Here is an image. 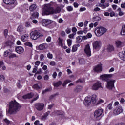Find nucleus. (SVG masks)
Masks as SVG:
<instances>
[{"label": "nucleus", "instance_id": "obj_1", "mask_svg": "<svg viewBox=\"0 0 125 125\" xmlns=\"http://www.w3.org/2000/svg\"><path fill=\"white\" fill-rule=\"evenodd\" d=\"M62 9L59 7H57L55 9L51 7L50 5L47 4L45 5L44 8V10L42 13V15H49V14H57L60 13Z\"/></svg>", "mask_w": 125, "mask_h": 125}, {"label": "nucleus", "instance_id": "obj_2", "mask_svg": "<svg viewBox=\"0 0 125 125\" xmlns=\"http://www.w3.org/2000/svg\"><path fill=\"white\" fill-rule=\"evenodd\" d=\"M20 108H21V106L18 103L15 101H11L9 103L8 113L11 115L12 114H16V113L19 111Z\"/></svg>", "mask_w": 125, "mask_h": 125}, {"label": "nucleus", "instance_id": "obj_3", "mask_svg": "<svg viewBox=\"0 0 125 125\" xmlns=\"http://www.w3.org/2000/svg\"><path fill=\"white\" fill-rule=\"evenodd\" d=\"M107 32V29L103 27H98L95 29L94 33L97 37H101Z\"/></svg>", "mask_w": 125, "mask_h": 125}, {"label": "nucleus", "instance_id": "obj_4", "mask_svg": "<svg viewBox=\"0 0 125 125\" xmlns=\"http://www.w3.org/2000/svg\"><path fill=\"white\" fill-rule=\"evenodd\" d=\"M43 35L39 31L35 30L34 31H32L30 33V37L32 40H37L40 38V37H43Z\"/></svg>", "mask_w": 125, "mask_h": 125}, {"label": "nucleus", "instance_id": "obj_5", "mask_svg": "<svg viewBox=\"0 0 125 125\" xmlns=\"http://www.w3.org/2000/svg\"><path fill=\"white\" fill-rule=\"evenodd\" d=\"M103 113V109L101 108L97 109L94 113V117L95 119H97L99 120L100 118H101V116H102V114Z\"/></svg>", "mask_w": 125, "mask_h": 125}, {"label": "nucleus", "instance_id": "obj_6", "mask_svg": "<svg viewBox=\"0 0 125 125\" xmlns=\"http://www.w3.org/2000/svg\"><path fill=\"white\" fill-rule=\"evenodd\" d=\"M93 48L95 50H99L101 48V41H94L92 43Z\"/></svg>", "mask_w": 125, "mask_h": 125}, {"label": "nucleus", "instance_id": "obj_7", "mask_svg": "<svg viewBox=\"0 0 125 125\" xmlns=\"http://www.w3.org/2000/svg\"><path fill=\"white\" fill-rule=\"evenodd\" d=\"M84 51L88 57H90V56H91V50H90V46L89 45V44H87L85 45Z\"/></svg>", "mask_w": 125, "mask_h": 125}, {"label": "nucleus", "instance_id": "obj_8", "mask_svg": "<svg viewBox=\"0 0 125 125\" xmlns=\"http://www.w3.org/2000/svg\"><path fill=\"white\" fill-rule=\"evenodd\" d=\"M35 107L37 111H42L44 108V104L37 103L35 104Z\"/></svg>", "mask_w": 125, "mask_h": 125}, {"label": "nucleus", "instance_id": "obj_9", "mask_svg": "<svg viewBox=\"0 0 125 125\" xmlns=\"http://www.w3.org/2000/svg\"><path fill=\"white\" fill-rule=\"evenodd\" d=\"M83 103L84 105H85L86 107H88V106H90V104H91V97H86L83 101Z\"/></svg>", "mask_w": 125, "mask_h": 125}, {"label": "nucleus", "instance_id": "obj_10", "mask_svg": "<svg viewBox=\"0 0 125 125\" xmlns=\"http://www.w3.org/2000/svg\"><path fill=\"white\" fill-rule=\"evenodd\" d=\"M100 87L102 88L101 83H100V82L99 81H98L93 85V86H92V89H93V90H98V89L100 88Z\"/></svg>", "mask_w": 125, "mask_h": 125}, {"label": "nucleus", "instance_id": "obj_11", "mask_svg": "<svg viewBox=\"0 0 125 125\" xmlns=\"http://www.w3.org/2000/svg\"><path fill=\"white\" fill-rule=\"evenodd\" d=\"M121 113H123V108L121 106L116 107L113 110V114L115 116H118V115H120Z\"/></svg>", "mask_w": 125, "mask_h": 125}, {"label": "nucleus", "instance_id": "obj_12", "mask_svg": "<svg viewBox=\"0 0 125 125\" xmlns=\"http://www.w3.org/2000/svg\"><path fill=\"white\" fill-rule=\"evenodd\" d=\"M113 75L112 74H104L100 76V78L101 80L102 81H107L110 79V78H112Z\"/></svg>", "mask_w": 125, "mask_h": 125}, {"label": "nucleus", "instance_id": "obj_13", "mask_svg": "<svg viewBox=\"0 0 125 125\" xmlns=\"http://www.w3.org/2000/svg\"><path fill=\"white\" fill-rule=\"evenodd\" d=\"M115 80H109L107 81V88L108 89H112L114 87Z\"/></svg>", "mask_w": 125, "mask_h": 125}, {"label": "nucleus", "instance_id": "obj_14", "mask_svg": "<svg viewBox=\"0 0 125 125\" xmlns=\"http://www.w3.org/2000/svg\"><path fill=\"white\" fill-rule=\"evenodd\" d=\"M17 31L19 32L20 34H25L26 33V30L24 28V26L22 25H20L17 28Z\"/></svg>", "mask_w": 125, "mask_h": 125}, {"label": "nucleus", "instance_id": "obj_15", "mask_svg": "<svg viewBox=\"0 0 125 125\" xmlns=\"http://www.w3.org/2000/svg\"><path fill=\"white\" fill-rule=\"evenodd\" d=\"M48 47V45L47 44L44 43L42 44H40L38 48L39 50H44V49H46Z\"/></svg>", "mask_w": 125, "mask_h": 125}, {"label": "nucleus", "instance_id": "obj_16", "mask_svg": "<svg viewBox=\"0 0 125 125\" xmlns=\"http://www.w3.org/2000/svg\"><path fill=\"white\" fill-rule=\"evenodd\" d=\"M15 51L19 54H21L24 52V48L21 46H18L16 47Z\"/></svg>", "mask_w": 125, "mask_h": 125}, {"label": "nucleus", "instance_id": "obj_17", "mask_svg": "<svg viewBox=\"0 0 125 125\" xmlns=\"http://www.w3.org/2000/svg\"><path fill=\"white\" fill-rule=\"evenodd\" d=\"M94 71H95V72H97V73L102 72V65L101 64H98L94 68Z\"/></svg>", "mask_w": 125, "mask_h": 125}, {"label": "nucleus", "instance_id": "obj_18", "mask_svg": "<svg viewBox=\"0 0 125 125\" xmlns=\"http://www.w3.org/2000/svg\"><path fill=\"white\" fill-rule=\"evenodd\" d=\"M119 56L121 59V60H123V61H125V51H123L122 52H120L119 53Z\"/></svg>", "mask_w": 125, "mask_h": 125}, {"label": "nucleus", "instance_id": "obj_19", "mask_svg": "<svg viewBox=\"0 0 125 125\" xmlns=\"http://www.w3.org/2000/svg\"><path fill=\"white\" fill-rule=\"evenodd\" d=\"M16 0H3L4 3L6 4H13Z\"/></svg>", "mask_w": 125, "mask_h": 125}, {"label": "nucleus", "instance_id": "obj_20", "mask_svg": "<svg viewBox=\"0 0 125 125\" xmlns=\"http://www.w3.org/2000/svg\"><path fill=\"white\" fill-rule=\"evenodd\" d=\"M29 9L30 11H35L37 9V5L33 4L30 6Z\"/></svg>", "mask_w": 125, "mask_h": 125}, {"label": "nucleus", "instance_id": "obj_21", "mask_svg": "<svg viewBox=\"0 0 125 125\" xmlns=\"http://www.w3.org/2000/svg\"><path fill=\"white\" fill-rule=\"evenodd\" d=\"M21 39L22 42H26V41H28V39H29V36L27 34H24L21 36Z\"/></svg>", "mask_w": 125, "mask_h": 125}, {"label": "nucleus", "instance_id": "obj_22", "mask_svg": "<svg viewBox=\"0 0 125 125\" xmlns=\"http://www.w3.org/2000/svg\"><path fill=\"white\" fill-rule=\"evenodd\" d=\"M91 97L92 103L95 104L96 101H97V96L95 95H93Z\"/></svg>", "mask_w": 125, "mask_h": 125}, {"label": "nucleus", "instance_id": "obj_23", "mask_svg": "<svg viewBox=\"0 0 125 125\" xmlns=\"http://www.w3.org/2000/svg\"><path fill=\"white\" fill-rule=\"evenodd\" d=\"M83 90V87L82 86H77L74 89V92H80V91H82Z\"/></svg>", "mask_w": 125, "mask_h": 125}, {"label": "nucleus", "instance_id": "obj_24", "mask_svg": "<svg viewBox=\"0 0 125 125\" xmlns=\"http://www.w3.org/2000/svg\"><path fill=\"white\" fill-rule=\"evenodd\" d=\"M100 6L103 8V9H105L107 8V7H109L110 6V3H107L106 4H100Z\"/></svg>", "mask_w": 125, "mask_h": 125}, {"label": "nucleus", "instance_id": "obj_25", "mask_svg": "<svg viewBox=\"0 0 125 125\" xmlns=\"http://www.w3.org/2000/svg\"><path fill=\"white\" fill-rule=\"evenodd\" d=\"M76 42L77 43H81L83 41V36H79L76 37Z\"/></svg>", "mask_w": 125, "mask_h": 125}, {"label": "nucleus", "instance_id": "obj_26", "mask_svg": "<svg viewBox=\"0 0 125 125\" xmlns=\"http://www.w3.org/2000/svg\"><path fill=\"white\" fill-rule=\"evenodd\" d=\"M50 114V112L47 111L44 114V115L42 117V120L43 121H44L45 120H46V118H47L48 115Z\"/></svg>", "mask_w": 125, "mask_h": 125}, {"label": "nucleus", "instance_id": "obj_27", "mask_svg": "<svg viewBox=\"0 0 125 125\" xmlns=\"http://www.w3.org/2000/svg\"><path fill=\"white\" fill-rule=\"evenodd\" d=\"M14 43H13V42L9 41H7L5 42V46H8L9 47H11L12 46V45H13Z\"/></svg>", "mask_w": 125, "mask_h": 125}, {"label": "nucleus", "instance_id": "obj_28", "mask_svg": "<svg viewBox=\"0 0 125 125\" xmlns=\"http://www.w3.org/2000/svg\"><path fill=\"white\" fill-rule=\"evenodd\" d=\"M33 88L34 89H36V90H39L42 88V87L40 85H39L38 84H35L32 86Z\"/></svg>", "mask_w": 125, "mask_h": 125}, {"label": "nucleus", "instance_id": "obj_29", "mask_svg": "<svg viewBox=\"0 0 125 125\" xmlns=\"http://www.w3.org/2000/svg\"><path fill=\"white\" fill-rule=\"evenodd\" d=\"M116 44L117 47H122L123 45V43L121 41H117L116 42Z\"/></svg>", "mask_w": 125, "mask_h": 125}, {"label": "nucleus", "instance_id": "obj_30", "mask_svg": "<svg viewBox=\"0 0 125 125\" xmlns=\"http://www.w3.org/2000/svg\"><path fill=\"white\" fill-rule=\"evenodd\" d=\"M32 97H33V95H32V93H30L22 96L23 99H29L30 98H32Z\"/></svg>", "mask_w": 125, "mask_h": 125}, {"label": "nucleus", "instance_id": "obj_31", "mask_svg": "<svg viewBox=\"0 0 125 125\" xmlns=\"http://www.w3.org/2000/svg\"><path fill=\"white\" fill-rule=\"evenodd\" d=\"M62 84V82L61 81H59L58 82H56L54 83V86L55 87H58V86H60Z\"/></svg>", "mask_w": 125, "mask_h": 125}, {"label": "nucleus", "instance_id": "obj_32", "mask_svg": "<svg viewBox=\"0 0 125 125\" xmlns=\"http://www.w3.org/2000/svg\"><path fill=\"white\" fill-rule=\"evenodd\" d=\"M58 40L59 45H60V46H61L62 47H63V39L59 38Z\"/></svg>", "mask_w": 125, "mask_h": 125}, {"label": "nucleus", "instance_id": "obj_33", "mask_svg": "<svg viewBox=\"0 0 125 125\" xmlns=\"http://www.w3.org/2000/svg\"><path fill=\"white\" fill-rule=\"evenodd\" d=\"M121 36H125V25H124L122 26L121 32Z\"/></svg>", "mask_w": 125, "mask_h": 125}, {"label": "nucleus", "instance_id": "obj_34", "mask_svg": "<svg viewBox=\"0 0 125 125\" xmlns=\"http://www.w3.org/2000/svg\"><path fill=\"white\" fill-rule=\"evenodd\" d=\"M32 18H38L39 17V13L37 12H34L32 14Z\"/></svg>", "mask_w": 125, "mask_h": 125}, {"label": "nucleus", "instance_id": "obj_35", "mask_svg": "<svg viewBox=\"0 0 125 125\" xmlns=\"http://www.w3.org/2000/svg\"><path fill=\"white\" fill-rule=\"evenodd\" d=\"M72 81L70 80H66L65 81H64L63 83L62 84V85L65 87L66 86V85H67V84H68V83H71Z\"/></svg>", "mask_w": 125, "mask_h": 125}, {"label": "nucleus", "instance_id": "obj_36", "mask_svg": "<svg viewBox=\"0 0 125 125\" xmlns=\"http://www.w3.org/2000/svg\"><path fill=\"white\" fill-rule=\"evenodd\" d=\"M101 19L100 18V17L98 16H95L92 18V21H93V22H94L95 21H99V20H100Z\"/></svg>", "mask_w": 125, "mask_h": 125}, {"label": "nucleus", "instance_id": "obj_37", "mask_svg": "<svg viewBox=\"0 0 125 125\" xmlns=\"http://www.w3.org/2000/svg\"><path fill=\"white\" fill-rule=\"evenodd\" d=\"M77 50H78V47L77 46V45H74L72 47V52H76V51H77Z\"/></svg>", "mask_w": 125, "mask_h": 125}, {"label": "nucleus", "instance_id": "obj_38", "mask_svg": "<svg viewBox=\"0 0 125 125\" xmlns=\"http://www.w3.org/2000/svg\"><path fill=\"white\" fill-rule=\"evenodd\" d=\"M54 113L57 115H64V112L59 110L55 111Z\"/></svg>", "mask_w": 125, "mask_h": 125}, {"label": "nucleus", "instance_id": "obj_39", "mask_svg": "<svg viewBox=\"0 0 125 125\" xmlns=\"http://www.w3.org/2000/svg\"><path fill=\"white\" fill-rule=\"evenodd\" d=\"M79 63L81 65H83V64H85V60L83 59H80L79 60Z\"/></svg>", "mask_w": 125, "mask_h": 125}, {"label": "nucleus", "instance_id": "obj_40", "mask_svg": "<svg viewBox=\"0 0 125 125\" xmlns=\"http://www.w3.org/2000/svg\"><path fill=\"white\" fill-rule=\"evenodd\" d=\"M75 35H76V33L70 34L68 35V38H69V39H75Z\"/></svg>", "mask_w": 125, "mask_h": 125}, {"label": "nucleus", "instance_id": "obj_41", "mask_svg": "<svg viewBox=\"0 0 125 125\" xmlns=\"http://www.w3.org/2000/svg\"><path fill=\"white\" fill-rule=\"evenodd\" d=\"M66 9L68 11H73V7L72 6H68L67 7H66Z\"/></svg>", "mask_w": 125, "mask_h": 125}, {"label": "nucleus", "instance_id": "obj_42", "mask_svg": "<svg viewBox=\"0 0 125 125\" xmlns=\"http://www.w3.org/2000/svg\"><path fill=\"white\" fill-rule=\"evenodd\" d=\"M65 33H66L67 34H71V28L70 27H67L65 30Z\"/></svg>", "mask_w": 125, "mask_h": 125}, {"label": "nucleus", "instance_id": "obj_43", "mask_svg": "<svg viewBox=\"0 0 125 125\" xmlns=\"http://www.w3.org/2000/svg\"><path fill=\"white\" fill-rule=\"evenodd\" d=\"M4 35L5 37V38L7 37V36H8V30L5 29L4 30Z\"/></svg>", "mask_w": 125, "mask_h": 125}, {"label": "nucleus", "instance_id": "obj_44", "mask_svg": "<svg viewBox=\"0 0 125 125\" xmlns=\"http://www.w3.org/2000/svg\"><path fill=\"white\" fill-rule=\"evenodd\" d=\"M67 42L68 46H71L72 45V40L71 39H67Z\"/></svg>", "mask_w": 125, "mask_h": 125}, {"label": "nucleus", "instance_id": "obj_45", "mask_svg": "<svg viewBox=\"0 0 125 125\" xmlns=\"http://www.w3.org/2000/svg\"><path fill=\"white\" fill-rule=\"evenodd\" d=\"M3 121H4V123H5V124H6V125H9V124H10V121L8 120V119H7V118L4 119H3Z\"/></svg>", "mask_w": 125, "mask_h": 125}, {"label": "nucleus", "instance_id": "obj_46", "mask_svg": "<svg viewBox=\"0 0 125 125\" xmlns=\"http://www.w3.org/2000/svg\"><path fill=\"white\" fill-rule=\"evenodd\" d=\"M25 45H26V46H29V47H32V46H33V45L32 44V43L29 42H25Z\"/></svg>", "mask_w": 125, "mask_h": 125}, {"label": "nucleus", "instance_id": "obj_47", "mask_svg": "<svg viewBox=\"0 0 125 125\" xmlns=\"http://www.w3.org/2000/svg\"><path fill=\"white\" fill-rule=\"evenodd\" d=\"M3 62H0L1 68H2V70H4L6 69V67L4 65L1 66V65H3Z\"/></svg>", "mask_w": 125, "mask_h": 125}, {"label": "nucleus", "instance_id": "obj_48", "mask_svg": "<svg viewBox=\"0 0 125 125\" xmlns=\"http://www.w3.org/2000/svg\"><path fill=\"white\" fill-rule=\"evenodd\" d=\"M77 31L78 29H77V28L76 27H73L72 29V32H73V34H75V35H76Z\"/></svg>", "mask_w": 125, "mask_h": 125}, {"label": "nucleus", "instance_id": "obj_49", "mask_svg": "<svg viewBox=\"0 0 125 125\" xmlns=\"http://www.w3.org/2000/svg\"><path fill=\"white\" fill-rule=\"evenodd\" d=\"M47 56L48 58H49L50 59H52V58H53V56L52 55V54H50V53H48L47 54Z\"/></svg>", "mask_w": 125, "mask_h": 125}, {"label": "nucleus", "instance_id": "obj_50", "mask_svg": "<svg viewBox=\"0 0 125 125\" xmlns=\"http://www.w3.org/2000/svg\"><path fill=\"white\" fill-rule=\"evenodd\" d=\"M43 26H47V20H43Z\"/></svg>", "mask_w": 125, "mask_h": 125}, {"label": "nucleus", "instance_id": "obj_51", "mask_svg": "<svg viewBox=\"0 0 125 125\" xmlns=\"http://www.w3.org/2000/svg\"><path fill=\"white\" fill-rule=\"evenodd\" d=\"M112 106H113V103H111L108 105L107 108H108L109 110H112L113 108Z\"/></svg>", "mask_w": 125, "mask_h": 125}, {"label": "nucleus", "instance_id": "obj_52", "mask_svg": "<svg viewBox=\"0 0 125 125\" xmlns=\"http://www.w3.org/2000/svg\"><path fill=\"white\" fill-rule=\"evenodd\" d=\"M50 90H51V88H47V89L43 90L42 94H44V93H45L46 92H48V91H50Z\"/></svg>", "mask_w": 125, "mask_h": 125}, {"label": "nucleus", "instance_id": "obj_53", "mask_svg": "<svg viewBox=\"0 0 125 125\" xmlns=\"http://www.w3.org/2000/svg\"><path fill=\"white\" fill-rule=\"evenodd\" d=\"M15 57H17V58H18V56H17V55H16V54H11V55H10V56H9V58H15Z\"/></svg>", "mask_w": 125, "mask_h": 125}, {"label": "nucleus", "instance_id": "obj_54", "mask_svg": "<svg viewBox=\"0 0 125 125\" xmlns=\"http://www.w3.org/2000/svg\"><path fill=\"white\" fill-rule=\"evenodd\" d=\"M107 49H108V50H109V51H112V50H114V46H112V45H109Z\"/></svg>", "mask_w": 125, "mask_h": 125}, {"label": "nucleus", "instance_id": "obj_55", "mask_svg": "<svg viewBox=\"0 0 125 125\" xmlns=\"http://www.w3.org/2000/svg\"><path fill=\"white\" fill-rule=\"evenodd\" d=\"M0 78L1 82H5V77L4 75H1Z\"/></svg>", "mask_w": 125, "mask_h": 125}, {"label": "nucleus", "instance_id": "obj_56", "mask_svg": "<svg viewBox=\"0 0 125 125\" xmlns=\"http://www.w3.org/2000/svg\"><path fill=\"white\" fill-rule=\"evenodd\" d=\"M37 70H38V66H35V68H33V70L32 71V73H35L36 74L37 73Z\"/></svg>", "mask_w": 125, "mask_h": 125}, {"label": "nucleus", "instance_id": "obj_57", "mask_svg": "<svg viewBox=\"0 0 125 125\" xmlns=\"http://www.w3.org/2000/svg\"><path fill=\"white\" fill-rule=\"evenodd\" d=\"M8 54H9V52L8 50H7L4 52V56L5 57H7V56H8Z\"/></svg>", "mask_w": 125, "mask_h": 125}, {"label": "nucleus", "instance_id": "obj_58", "mask_svg": "<svg viewBox=\"0 0 125 125\" xmlns=\"http://www.w3.org/2000/svg\"><path fill=\"white\" fill-rule=\"evenodd\" d=\"M40 64H41V62L40 61H37L35 62V64L37 67H38V66H39Z\"/></svg>", "mask_w": 125, "mask_h": 125}, {"label": "nucleus", "instance_id": "obj_59", "mask_svg": "<svg viewBox=\"0 0 125 125\" xmlns=\"http://www.w3.org/2000/svg\"><path fill=\"white\" fill-rule=\"evenodd\" d=\"M88 30V28L87 27H85L83 29V32L84 33V34H86V33H87Z\"/></svg>", "mask_w": 125, "mask_h": 125}, {"label": "nucleus", "instance_id": "obj_60", "mask_svg": "<svg viewBox=\"0 0 125 125\" xmlns=\"http://www.w3.org/2000/svg\"><path fill=\"white\" fill-rule=\"evenodd\" d=\"M48 79H49V76H48V75H46L44 76V81H48Z\"/></svg>", "mask_w": 125, "mask_h": 125}, {"label": "nucleus", "instance_id": "obj_61", "mask_svg": "<svg viewBox=\"0 0 125 125\" xmlns=\"http://www.w3.org/2000/svg\"><path fill=\"white\" fill-rule=\"evenodd\" d=\"M57 76V73H56V72H54L52 74V77L53 79H56Z\"/></svg>", "mask_w": 125, "mask_h": 125}, {"label": "nucleus", "instance_id": "obj_62", "mask_svg": "<svg viewBox=\"0 0 125 125\" xmlns=\"http://www.w3.org/2000/svg\"><path fill=\"white\" fill-rule=\"evenodd\" d=\"M51 23H52V21L50 20H47V26L50 24H51Z\"/></svg>", "mask_w": 125, "mask_h": 125}, {"label": "nucleus", "instance_id": "obj_63", "mask_svg": "<svg viewBox=\"0 0 125 125\" xmlns=\"http://www.w3.org/2000/svg\"><path fill=\"white\" fill-rule=\"evenodd\" d=\"M55 62L54 61H51L50 62V66H55Z\"/></svg>", "mask_w": 125, "mask_h": 125}, {"label": "nucleus", "instance_id": "obj_64", "mask_svg": "<svg viewBox=\"0 0 125 125\" xmlns=\"http://www.w3.org/2000/svg\"><path fill=\"white\" fill-rule=\"evenodd\" d=\"M73 5L74 7H75L76 8H77V7H79V4L77 2H74L73 3Z\"/></svg>", "mask_w": 125, "mask_h": 125}]
</instances>
